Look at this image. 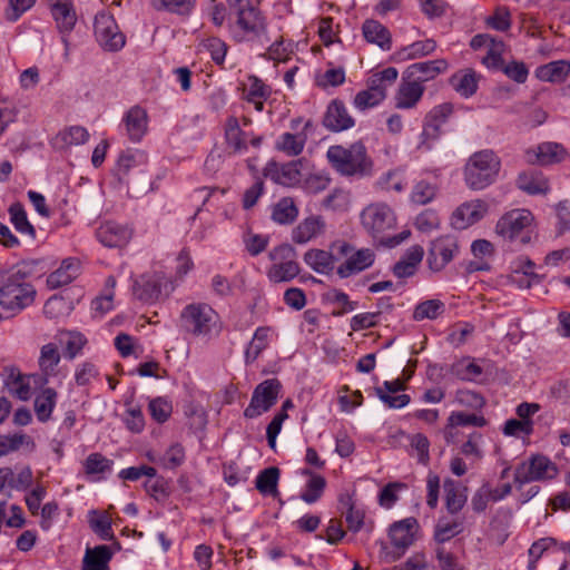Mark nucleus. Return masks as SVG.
I'll list each match as a JSON object with an SVG mask.
<instances>
[{
  "label": "nucleus",
  "mask_w": 570,
  "mask_h": 570,
  "mask_svg": "<svg viewBox=\"0 0 570 570\" xmlns=\"http://www.w3.org/2000/svg\"><path fill=\"white\" fill-rule=\"evenodd\" d=\"M33 265L17 264L2 286V318L16 316L35 302L36 289L26 279L31 275Z\"/></svg>",
  "instance_id": "obj_1"
},
{
  "label": "nucleus",
  "mask_w": 570,
  "mask_h": 570,
  "mask_svg": "<svg viewBox=\"0 0 570 570\" xmlns=\"http://www.w3.org/2000/svg\"><path fill=\"white\" fill-rule=\"evenodd\" d=\"M361 223L374 239L389 247L401 244L410 236V232L389 236V232L396 226V215L386 203L377 202L367 205L361 213Z\"/></svg>",
  "instance_id": "obj_2"
},
{
  "label": "nucleus",
  "mask_w": 570,
  "mask_h": 570,
  "mask_svg": "<svg viewBox=\"0 0 570 570\" xmlns=\"http://www.w3.org/2000/svg\"><path fill=\"white\" fill-rule=\"evenodd\" d=\"M326 158L341 176L361 178L371 176L373 171V160L361 141L348 147L333 145L327 149Z\"/></svg>",
  "instance_id": "obj_3"
},
{
  "label": "nucleus",
  "mask_w": 570,
  "mask_h": 570,
  "mask_svg": "<svg viewBox=\"0 0 570 570\" xmlns=\"http://www.w3.org/2000/svg\"><path fill=\"white\" fill-rule=\"evenodd\" d=\"M501 169L500 157L491 149L473 153L463 168L464 183L472 190H483L494 184Z\"/></svg>",
  "instance_id": "obj_4"
},
{
  "label": "nucleus",
  "mask_w": 570,
  "mask_h": 570,
  "mask_svg": "<svg viewBox=\"0 0 570 570\" xmlns=\"http://www.w3.org/2000/svg\"><path fill=\"white\" fill-rule=\"evenodd\" d=\"M180 328L193 336L212 338L218 336L222 323L217 312L206 303H190L179 315Z\"/></svg>",
  "instance_id": "obj_5"
},
{
  "label": "nucleus",
  "mask_w": 570,
  "mask_h": 570,
  "mask_svg": "<svg viewBox=\"0 0 570 570\" xmlns=\"http://www.w3.org/2000/svg\"><path fill=\"white\" fill-rule=\"evenodd\" d=\"M235 11V27L238 29L235 37L238 41L261 40L266 35V22L261 11L252 6L249 0H228Z\"/></svg>",
  "instance_id": "obj_6"
},
{
  "label": "nucleus",
  "mask_w": 570,
  "mask_h": 570,
  "mask_svg": "<svg viewBox=\"0 0 570 570\" xmlns=\"http://www.w3.org/2000/svg\"><path fill=\"white\" fill-rule=\"evenodd\" d=\"M534 216L528 209H512L502 215L495 225V233L503 239L522 245L531 242L534 230Z\"/></svg>",
  "instance_id": "obj_7"
},
{
  "label": "nucleus",
  "mask_w": 570,
  "mask_h": 570,
  "mask_svg": "<svg viewBox=\"0 0 570 570\" xmlns=\"http://www.w3.org/2000/svg\"><path fill=\"white\" fill-rule=\"evenodd\" d=\"M331 248L336 250L338 256L345 258V262L336 268V274L341 278H348L370 268L374 264L376 257L373 249H356L347 242H335L331 245Z\"/></svg>",
  "instance_id": "obj_8"
},
{
  "label": "nucleus",
  "mask_w": 570,
  "mask_h": 570,
  "mask_svg": "<svg viewBox=\"0 0 570 570\" xmlns=\"http://www.w3.org/2000/svg\"><path fill=\"white\" fill-rule=\"evenodd\" d=\"M274 262L268 271V277L275 283L288 282L299 274V265L296 262V250L289 244H282L273 248L268 254Z\"/></svg>",
  "instance_id": "obj_9"
},
{
  "label": "nucleus",
  "mask_w": 570,
  "mask_h": 570,
  "mask_svg": "<svg viewBox=\"0 0 570 570\" xmlns=\"http://www.w3.org/2000/svg\"><path fill=\"white\" fill-rule=\"evenodd\" d=\"M557 474L558 468L549 458L535 454L515 468L514 482L522 485L535 481H547L554 479Z\"/></svg>",
  "instance_id": "obj_10"
},
{
  "label": "nucleus",
  "mask_w": 570,
  "mask_h": 570,
  "mask_svg": "<svg viewBox=\"0 0 570 570\" xmlns=\"http://www.w3.org/2000/svg\"><path fill=\"white\" fill-rule=\"evenodd\" d=\"M459 240L453 235H444L431 242L426 264L431 272L440 273L459 254Z\"/></svg>",
  "instance_id": "obj_11"
},
{
  "label": "nucleus",
  "mask_w": 570,
  "mask_h": 570,
  "mask_svg": "<svg viewBox=\"0 0 570 570\" xmlns=\"http://www.w3.org/2000/svg\"><path fill=\"white\" fill-rule=\"evenodd\" d=\"M419 530V522L410 517L393 523L390 527L389 535L395 550L386 553L389 561L399 560L405 551L414 543Z\"/></svg>",
  "instance_id": "obj_12"
},
{
  "label": "nucleus",
  "mask_w": 570,
  "mask_h": 570,
  "mask_svg": "<svg viewBox=\"0 0 570 570\" xmlns=\"http://www.w3.org/2000/svg\"><path fill=\"white\" fill-rule=\"evenodd\" d=\"M282 385L278 380L269 379L259 383L252 395L248 406L244 411L247 419H254L267 412L277 401Z\"/></svg>",
  "instance_id": "obj_13"
},
{
  "label": "nucleus",
  "mask_w": 570,
  "mask_h": 570,
  "mask_svg": "<svg viewBox=\"0 0 570 570\" xmlns=\"http://www.w3.org/2000/svg\"><path fill=\"white\" fill-rule=\"evenodd\" d=\"M95 35L99 45L107 51H118L125 46V36L114 17L108 13L96 16Z\"/></svg>",
  "instance_id": "obj_14"
},
{
  "label": "nucleus",
  "mask_w": 570,
  "mask_h": 570,
  "mask_svg": "<svg viewBox=\"0 0 570 570\" xmlns=\"http://www.w3.org/2000/svg\"><path fill=\"white\" fill-rule=\"evenodd\" d=\"M489 206L482 199H474L460 205L451 216V225L455 229L466 227L481 220L488 213Z\"/></svg>",
  "instance_id": "obj_15"
},
{
  "label": "nucleus",
  "mask_w": 570,
  "mask_h": 570,
  "mask_svg": "<svg viewBox=\"0 0 570 570\" xmlns=\"http://www.w3.org/2000/svg\"><path fill=\"white\" fill-rule=\"evenodd\" d=\"M425 91L424 85H419L407 75L403 73L402 80L395 94V107L397 109H412L422 99Z\"/></svg>",
  "instance_id": "obj_16"
},
{
  "label": "nucleus",
  "mask_w": 570,
  "mask_h": 570,
  "mask_svg": "<svg viewBox=\"0 0 570 570\" xmlns=\"http://www.w3.org/2000/svg\"><path fill=\"white\" fill-rule=\"evenodd\" d=\"M98 240L106 247H122L131 238V230L115 222H106L96 232Z\"/></svg>",
  "instance_id": "obj_17"
},
{
  "label": "nucleus",
  "mask_w": 570,
  "mask_h": 570,
  "mask_svg": "<svg viewBox=\"0 0 570 570\" xmlns=\"http://www.w3.org/2000/svg\"><path fill=\"white\" fill-rule=\"evenodd\" d=\"M448 67L449 65L446 60L435 59L412 63L405 69L404 73L407 75V78L413 79L419 85H423L444 72Z\"/></svg>",
  "instance_id": "obj_18"
},
{
  "label": "nucleus",
  "mask_w": 570,
  "mask_h": 570,
  "mask_svg": "<svg viewBox=\"0 0 570 570\" xmlns=\"http://www.w3.org/2000/svg\"><path fill=\"white\" fill-rule=\"evenodd\" d=\"M323 125L331 131H343L354 126V119L341 100H333L324 115Z\"/></svg>",
  "instance_id": "obj_19"
},
{
  "label": "nucleus",
  "mask_w": 570,
  "mask_h": 570,
  "mask_svg": "<svg viewBox=\"0 0 570 570\" xmlns=\"http://www.w3.org/2000/svg\"><path fill=\"white\" fill-rule=\"evenodd\" d=\"M48 3L59 31L70 32L77 22L72 0H48Z\"/></svg>",
  "instance_id": "obj_20"
},
{
  "label": "nucleus",
  "mask_w": 570,
  "mask_h": 570,
  "mask_svg": "<svg viewBox=\"0 0 570 570\" xmlns=\"http://www.w3.org/2000/svg\"><path fill=\"white\" fill-rule=\"evenodd\" d=\"M313 126L311 120L304 125L303 131L297 134L284 132L275 142V148L289 157L298 156L306 144V131Z\"/></svg>",
  "instance_id": "obj_21"
},
{
  "label": "nucleus",
  "mask_w": 570,
  "mask_h": 570,
  "mask_svg": "<svg viewBox=\"0 0 570 570\" xmlns=\"http://www.w3.org/2000/svg\"><path fill=\"white\" fill-rule=\"evenodd\" d=\"M80 272V262L76 258H66L59 268L49 274L47 285L50 289H56L71 283Z\"/></svg>",
  "instance_id": "obj_22"
},
{
  "label": "nucleus",
  "mask_w": 570,
  "mask_h": 570,
  "mask_svg": "<svg viewBox=\"0 0 570 570\" xmlns=\"http://www.w3.org/2000/svg\"><path fill=\"white\" fill-rule=\"evenodd\" d=\"M445 493V507L449 513L456 514L462 510L468 500V488L450 478L443 482Z\"/></svg>",
  "instance_id": "obj_23"
},
{
  "label": "nucleus",
  "mask_w": 570,
  "mask_h": 570,
  "mask_svg": "<svg viewBox=\"0 0 570 570\" xmlns=\"http://www.w3.org/2000/svg\"><path fill=\"white\" fill-rule=\"evenodd\" d=\"M362 32L365 40L379 46L382 50H390L392 47V37L389 29L381 22L367 19L362 26Z\"/></svg>",
  "instance_id": "obj_24"
},
{
  "label": "nucleus",
  "mask_w": 570,
  "mask_h": 570,
  "mask_svg": "<svg viewBox=\"0 0 570 570\" xmlns=\"http://www.w3.org/2000/svg\"><path fill=\"white\" fill-rule=\"evenodd\" d=\"M336 256L333 253L312 248L304 254V262L314 272L323 275H330L335 268Z\"/></svg>",
  "instance_id": "obj_25"
},
{
  "label": "nucleus",
  "mask_w": 570,
  "mask_h": 570,
  "mask_svg": "<svg viewBox=\"0 0 570 570\" xmlns=\"http://www.w3.org/2000/svg\"><path fill=\"white\" fill-rule=\"evenodd\" d=\"M566 149L557 142H543L538 146L537 150L528 151V161L548 165L561 161L566 156Z\"/></svg>",
  "instance_id": "obj_26"
},
{
  "label": "nucleus",
  "mask_w": 570,
  "mask_h": 570,
  "mask_svg": "<svg viewBox=\"0 0 570 570\" xmlns=\"http://www.w3.org/2000/svg\"><path fill=\"white\" fill-rule=\"evenodd\" d=\"M453 108L450 104H442L434 107L425 117L423 136L434 139L440 134V128L452 114Z\"/></svg>",
  "instance_id": "obj_27"
},
{
  "label": "nucleus",
  "mask_w": 570,
  "mask_h": 570,
  "mask_svg": "<svg viewBox=\"0 0 570 570\" xmlns=\"http://www.w3.org/2000/svg\"><path fill=\"white\" fill-rule=\"evenodd\" d=\"M570 75V61L554 60L535 69V77L547 82H563Z\"/></svg>",
  "instance_id": "obj_28"
},
{
  "label": "nucleus",
  "mask_w": 570,
  "mask_h": 570,
  "mask_svg": "<svg viewBox=\"0 0 570 570\" xmlns=\"http://www.w3.org/2000/svg\"><path fill=\"white\" fill-rule=\"evenodd\" d=\"M511 491L512 487L510 483L503 484V492H499V490H492L488 484H484L473 494L471 499V507L474 512L481 513L487 509L490 500L499 501L509 495Z\"/></svg>",
  "instance_id": "obj_29"
},
{
  "label": "nucleus",
  "mask_w": 570,
  "mask_h": 570,
  "mask_svg": "<svg viewBox=\"0 0 570 570\" xmlns=\"http://www.w3.org/2000/svg\"><path fill=\"white\" fill-rule=\"evenodd\" d=\"M324 228V222L320 216H311L302 220L292 232V240L296 244H306Z\"/></svg>",
  "instance_id": "obj_30"
},
{
  "label": "nucleus",
  "mask_w": 570,
  "mask_h": 570,
  "mask_svg": "<svg viewBox=\"0 0 570 570\" xmlns=\"http://www.w3.org/2000/svg\"><path fill=\"white\" fill-rule=\"evenodd\" d=\"M129 138L132 141H140L147 131V114L140 107L131 108L125 118Z\"/></svg>",
  "instance_id": "obj_31"
},
{
  "label": "nucleus",
  "mask_w": 570,
  "mask_h": 570,
  "mask_svg": "<svg viewBox=\"0 0 570 570\" xmlns=\"http://www.w3.org/2000/svg\"><path fill=\"white\" fill-rule=\"evenodd\" d=\"M517 186L530 195L546 194L549 190L547 178L534 170L521 173L517 178Z\"/></svg>",
  "instance_id": "obj_32"
},
{
  "label": "nucleus",
  "mask_w": 570,
  "mask_h": 570,
  "mask_svg": "<svg viewBox=\"0 0 570 570\" xmlns=\"http://www.w3.org/2000/svg\"><path fill=\"white\" fill-rule=\"evenodd\" d=\"M301 164L302 160H294L278 167L276 163H272L271 167L275 168L272 178L283 186H294L301 180Z\"/></svg>",
  "instance_id": "obj_33"
},
{
  "label": "nucleus",
  "mask_w": 570,
  "mask_h": 570,
  "mask_svg": "<svg viewBox=\"0 0 570 570\" xmlns=\"http://www.w3.org/2000/svg\"><path fill=\"white\" fill-rule=\"evenodd\" d=\"M132 292L139 301L153 302L157 299L161 293L159 279L155 276H142L134 283Z\"/></svg>",
  "instance_id": "obj_34"
},
{
  "label": "nucleus",
  "mask_w": 570,
  "mask_h": 570,
  "mask_svg": "<svg viewBox=\"0 0 570 570\" xmlns=\"http://www.w3.org/2000/svg\"><path fill=\"white\" fill-rule=\"evenodd\" d=\"M487 424V420L482 415L476 414H468L464 412H452L448 419V425L444 431V436L448 443L452 442L453 434L451 430L455 426H484Z\"/></svg>",
  "instance_id": "obj_35"
},
{
  "label": "nucleus",
  "mask_w": 570,
  "mask_h": 570,
  "mask_svg": "<svg viewBox=\"0 0 570 570\" xmlns=\"http://www.w3.org/2000/svg\"><path fill=\"white\" fill-rule=\"evenodd\" d=\"M57 392L47 387L39 393L33 402L35 413L38 421L47 422L51 417V413L56 406Z\"/></svg>",
  "instance_id": "obj_36"
},
{
  "label": "nucleus",
  "mask_w": 570,
  "mask_h": 570,
  "mask_svg": "<svg viewBox=\"0 0 570 570\" xmlns=\"http://www.w3.org/2000/svg\"><path fill=\"white\" fill-rule=\"evenodd\" d=\"M436 48V42L433 39L423 41H415L395 52L397 61L412 60L432 53Z\"/></svg>",
  "instance_id": "obj_37"
},
{
  "label": "nucleus",
  "mask_w": 570,
  "mask_h": 570,
  "mask_svg": "<svg viewBox=\"0 0 570 570\" xmlns=\"http://www.w3.org/2000/svg\"><path fill=\"white\" fill-rule=\"evenodd\" d=\"M60 362V353L58 347L53 343H48L41 347L39 356V366L45 376V383L48 382V377L53 375L56 366Z\"/></svg>",
  "instance_id": "obj_38"
},
{
  "label": "nucleus",
  "mask_w": 570,
  "mask_h": 570,
  "mask_svg": "<svg viewBox=\"0 0 570 570\" xmlns=\"http://www.w3.org/2000/svg\"><path fill=\"white\" fill-rule=\"evenodd\" d=\"M298 215V209L294 200L289 197H284L273 207L272 219L281 225L293 223Z\"/></svg>",
  "instance_id": "obj_39"
},
{
  "label": "nucleus",
  "mask_w": 570,
  "mask_h": 570,
  "mask_svg": "<svg viewBox=\"0 0 570 570\" xmlns=\"http://www.w3.org/2000/svg\"><path fill=\"white\" fill-rule=\"evenodd\" d=\"M21 448L28 452H33L36 450V442L26 433H13L2 436V455L16 452Z\"/></svg>",
  "instance_id": "obj_40"
},
{
  "label": "nucleus",
  "mask_w": 570,
  "mask_h": 570,
  "mask_svg": "<svg viewBox=\"0 0 570 570\" xmlns=\"http://www.w3.org/2000/svg\"><path fill=\"white\" fill-rule=\"evenodd\" d=\"M88 138L89 134L86 128L81 126H71L56 136L55 145L60 148H65L72 145L85 144Z\"/></svg>",
  "instance_id": "obj_41"
},
{
  "label": "nucleus",
  "mask_w": 570,
  "mask_h": 570,
  "mask_svg": "<svg viewBox=\"0 0 570 570\" xmlns=\"http://www.w3.org/2000/svg\"><path fill=\"white\" fill-rule=\"evenodd\" d=\"M279 479V469L276 466H269L263 470L256 478V489L262 494L274 495L277 493V483Z\"/></svg>",
  "instance_id": "obj_42"
},
{
  "label": "nucleus",
  "mask_w": 570,
  "mask_h": 570,
  "mask_svg": "<svg viewBox=\"0 0 570 570\" xmlns=\"http://www.w3.org/2000/svg\"><path fill=\"white\" fill-rule=\"evenodd\" d=\"M149 460L154 463L160 464L165 469H176L185 461V450L180 444L176 443L169 446L164 454L157 458L149 455Z\"/></svg>",
  "instance_id": "obj_43"
},
{
  "label": "nucleus",
  "mask_w": 570,
  "mask_h": 570,
  "mask_svg": "<svg viewBox=\"0 0 570 570\" xmlns=\"http://www.w3.org/2000/svg\"><path fill=\"white\" fill-rule=\"evenodd\" d=\"M444 303L440 299H428L417 304L413 311V320L421 322L423 320H435L444 313Z\"/></svg>",
  "instance_id": "obj_44"
},
{
  "label": "nucleus",
  "mask_w": 570,
  "mask_h": 570,
  "mask_svg": "<svg viewBox=\"0 0 570 570\" xmlns=\"http://www.w3.org/2000/svg\"><path fill=\"white\" fill-rule=\"evenodd\" d=\"M9 214L16 230L22 235H28L31 239H35V227L29 223L22 205L19 203L11 205L9 208Z\"/></svg>",
  "instance_id": "obj_45"
},
{
  "label": "nucleus",
  "mask_w": 570,
  "mask_h": 570,
  "mask_svg": "<svg viewBox=\"0 0 570 570\" xmlns=\"http://www.w3.org/2000/svg\"><path fill=\"white\" fill-rule=\"evenodd\" d=\"M450 82L454 90L465 98L474 95L478 89V80L473 71L455 73L451 77Z\"/></svg>",
  "instance_id": "obj_46"
},
{
  "label": "nucleus",
  "mask_w": 570,
  "mask_h": 570,
  "mask_svg": "<svg viewBox=\"0 0 570 570\" xmlns=\"http://www.w3.org/2000/svg\"><path fill=\"white\" fill-rule=\"evenodd\" d=\"M305 475L309 476L306 484V490L301 494V499L306 503L316 502L323 494L326 481L323 476L314 474L309 470H304Z\"/></svg>",
  "instance_id": "obj_47"
},
{
  "label": "nucleus",
  "mask_w": 570,
  "mask_h": 570,
  "mask_svg": "<svg viewBox=\"0 0 570 570\" xmlns=\"http://www.w3.org/2000/svg\"><path fill=\"white\" fill-rule=\"evenodd\" d=\"M32 481V472L29 468H23L18 474L11 469H2V488L6 485L17 489L24 490L27 489Z\"/></svg>",
  "instance_id": "obj_48"
},
{
  "label": "nucleus",
  "mask_w": 570,
  "mask_h": 570,
  "mask_svg": "<svg viewBox=\"0 0 570 570\" xmlns=\"http://www.w3.org/2000/svg\"><path fill=\"white\" fill-rule=\"evenodd\" d=\"M225 139L227 145L233 149L234 153L245 150L247 147L244 137V131L240 129L237 119L234 117L227 120Z\"/></svg>",
  "instance_id": "obj_49"
},
{
  "label": "nucleus",
  "mask_w": 570,
  "mask_h": 570,
  "mask_svg": "<svg viewBox=\"0 0 570 570\" xmlns=\"http://www.w3.org/2000/svg\"><path fill=\"white\" fill-rule=\"evenodd\" d=\"M463 531V522L460 520L446 521L439 520L434 530V539L439 543L450 541Z\"/></svg>",
  "instance_id": "obj_50"
},
{
  "label": "nucleus",
  "mask_w": 570,
  "mask_h": 570,
  "mask_svg": "<svg viewBox=\"0 0 570 570\" xmlns=\"http://www.w3.org/2000/svg\"><path fill=\"white\" fill-rule=\"evenodd\" d=\"M340 503L347 509L345 520L348 529L353 532L360 531L364 523V512L354 505L350 495H342Z\"/></svg>",
  "instance_id": "obj_51"
},
{
  "label": "nucleus",
  "mask_w": 570,
  "mask_h": 570,
  "mask_svg": "<svg viewBox=\"0 0 570 570\" xmlns=\"http://www.w3.org/2000/svg\"><path fill=\"white\" fill-rule=\"evenodd\" d=\"M70 302L60 296H51L43 306V314L49 320H59L69 315Z\"/></svg>",
  "instance_id": "obj_52"
},
{
  "label": "nucleus",
  "mask_w": 570,
  "mask_h": 570,
  "mask_svg": "<svg viewBox=\"0 0 570 570\" xmlns=\"http://www.w3.org/2000/svg\"><path fill=\"white\" fill-rule=\"evenodd\" d=\"M268 330L266 327H258L255 331L254 337L245 352L247 363L254 362L259 354L267 347Z\"/></svg>",
  "instance_id": "obj_53"
},
{
  "label": "nucleus",
  "mask_w": 570,
  "mask_h": 570,
  "mask_svg": "<svg viewBox=\"0 0 570 570\" xmlns=\"http://www.w3.org/2000/svg\"><path fill=\"white\" fill-rule=\"evenodd\" d=\"M436 186L426 181H417L412 190L411 200L416 205H426L434 199Z\"/></svg>",
  "instance_id": "obj_54"
},
{
  "label": "nucleus",
  "mask_w": 570,
  "mask_h": 570,
  "mask_svg": "<svg viewBox=\"0 0 570 570\" xmlns=\"http://www.w3.org/2000/svg\"><path fill=\"white\" fill-rule=\"evenodd\" d=\"M114 461L107 459L101 453H91L85 460L83 466L87 474H102L111 471Z\"/></svg>",
  "instance_id": "obj_55"
},
{
  "label": "nucleus",
  "mask_w": 570,
  "mask_h": 570,
  "mask_svg": "<svg viewBox=\"0 0 570 570\" xmlns=\"http://www.w3.org/2000/svg\"><path fill=\"white\" fill-rule=\"evenodd\" d=\"M92 518L89 519L91 530L102 540H112L114 532L110 519L107 515L98 514L96 511L90 512Z\"/></svg>",
  "instance_id": "obj_56"
},
{
  "label": "nucleus",
  "mask_w": 570,
  "mask_h": 570,
  "mask_svg": "<svg viewBox=\"0 0 570 570\" xmlns=\"http://www.w3.org/2000/svg\"><path fill=\"white\" fill-rule=\"evenodd\" d=\"M407 184L406 178L404 177V174L400 169L390 170L385 175H383L380 180L379 185L382 189L385 190H394V191H402Z\"/></svg>",
  "instance_id": "obj_57"
},
{
  "label": "nucleus",
  "mask_w": 570,
  "mask_h": 570,
  "mask_svg": "<svg viewBox=\"0 0 570 570\" xmlns=\"http://www.w3.org/2000/svg\"><path fill=\"white\" fill-rule=\"evenodd\" d=\"M331 183V177L327 173L317 171L311 173L304 179V188L312 194H318L325 190Z\"/></svg>",
  "instance_id": "obj_58"
},
{
  "label": "nucleus",
  "mask_w": 570,
  "mask_h": 570,
  "mask_svg": "<svg viewBox=\"0 0 570 570\" xmlns=\"http://www.w3.org/2000/svg\"><path fill=\"white\" fill-rule=\"evenodd\" d=\"M557 541L553 538H541L538 541L533 542L529 549L530 561L528 564L529 570H534L537 567L538 560L541 558L544 551L554 546Z\"/></svg>",
  "instance_id": "obj_59"
},
{
  "label": "nucleus",
  "mask_w": 570,
  "mask_h": 570,
  "mask_svg": "<svg viewBox=\"0 0 570 570\" xmlns=\"http://www.w3.org/2000/svg\"><path fill=\"white\" fill-rule=\"evenodd\" d=\"M149 411L154 420L164 423L169 419L173 406L166 399L157 397L149 402Z\"/></svg>",
  "instance_id": "obj_60"
},
{
  "label": "nucleus",
  "mask_w": 570,
  "mask_h": 570,
  "mask_svg": "<svg viewBox=\"0 0 570 570\" xmlns=\"http://www.w3.org/2000/svg\"><path fill=\"white\" fill-rule=\"evenodd\" d=\"M67 341L65 344V355L69 360H73L87 343L86 337L79 332H67Z\"/></svg>",
  "instance_id": "obj_61"
},
{
  "label": "nucleus",
  "mask_w": 570,
  "mask_h": 570,
  "mask_svg": "<svg viewBox=\"0 0 570 570\" xmlns=\"http://www.w3.org/2000/svg\"><path fill=\"white\" fill-rule=\"evenodd\" d=\"M383 101L382 94L379 91L362 90L354 98V106L360 110H365L377 106Z\"/></svg>",
  "instance_id": "obj_62"
},
{
  "label": "nucleus",
  "mask_w": 570,
  "mask_h": 570,
  "mask_svg": "<svg viewBox=\"0 0 570 570\" xmlns=\"http://www.w3.org/2000/svg\"><path fill=\"white\" fill-rule=\"evenodd\" d=\"M377 397L390 409H401L410 403L407 394H389L383 387H375Z\"/></svg>",
  "instance_id": "obj_63"
},
{
  "label": "nucleus",
  "mask_w": 570,
  "mask_h": 570,
  "mask_svg": "<svg viewBox=\"0 0 570 570\" xmlns=\"http://www.w3.org/2000/svg\"><path fill=\"white\" fill-rule=\"evenodd\" d=\"M348 202V193L342 188H335L324 198L323 206L333 210L344 209L347 207Z\"/></svg>",
  "instance_id": "obj_64"
}]
</instances>
